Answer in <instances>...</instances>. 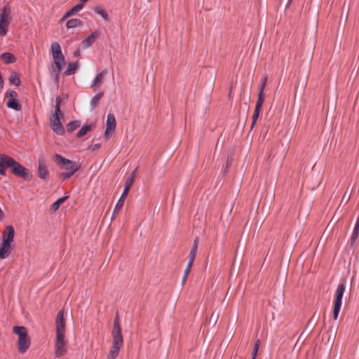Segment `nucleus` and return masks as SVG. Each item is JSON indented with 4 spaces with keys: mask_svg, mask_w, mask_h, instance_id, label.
I'll list each match as a JSON object with an SVG mask.
<instances>
[{
    "mask_svg": "<svg viewBox=\"0 0 359 359\" xmlns=\"http://www.w3.org/2000/svg\"><path fill=\"white\" fill-rule=\"evenodd\" d=\"M0 59L4 60L6 64H11L15 62V57L13 54L6 52L0 55Z\"/></svg>",
    "mask_w": 359,
    "mask_h": 359,
    "instance_id": "obj_16",
    "label": "nucleus"
},
{
    "mask_svg": "<svg viewBox=\"0 0 359 359\" xmlns=\"http://www.w3.org/2000/svg\"><path fill=\"white\" fill-rule=\"evenodd\" d=\"M10 83L15 86H19L21 83L20 79L16 73H13L9 77Z\"/></svg>",
    "mask_w": 359,
    "mask_h": 359,
    "instance_id": "obj_21",
    "label": "nucleus"
},
{
    "mask_svg": "<svg viewBox=\"0 0 359 359\" xmlns=\"http://www.w3.org/2000/svg\"><path fill=\"white\" fill-rule=\"evenodd\" d=\"M123 204H124V198L121 196L116 204V206L114 208V212L119 211L123 208Z\"/></svg>",
    "mask_w": 359,
    "mask_h": 359,
    "instance_id": "obj_32",
    "label": "nucleus"
},
{
    "mask_svg": "<svg viewBox=\"0 0 359 359\" xmlns=\"http://www.w3.org/2000/svg\"><path fill=\"white\" fill-rule=\"evenodd\" d=\"M83 8V5L81 4H79L74 6L71 10L66 13L64 15V18H68L75 13L76 12L80 11Z\"/></svg>",
    "mask_w": 359,
    "mask_h": 359,
    "instance_id": "obj_20",
    "label": "nucleus"
},
{
    "mask_svg": "<svg viewBox=\"0 0 359 359\" xmlns=\"http://www.w3.org/2000/svg\"><path fill=\"white\" fill-rule=\"evenodd\" d=\"M88 0H81V4L87 2Z\"/></svg>",
    "mask_w": 359,
    "mask_h": 359,
    "instance_id": "obj_46",
    "label": "nucleus"
},
{
    "mask_svg": "<svg viewBox=\"0 0 359 359\" xmlns=\"http://www.w3.org/2000/svg\"><path fill=\"white\" fill-rule=\"evenodd\" d=\"M344 291H345L344 284H339L338 285V287L337 288V291H336L337 297H336V299H335V302H334V311H333L334 319H337L339 316V311H340V309H341V307L342 305V298H343Z\"/></svg>",
    "mask_w": 359,
    "mask_h": 359,
    "instance_id": "obj_8",
    "label": "nucleus"
},
{
    "mask_svg": "<svg viewBox=\"0 0 359 359\" xmlns=\"http://www.w3.org/2000/svg\"><path fill=\"white\" fill-rule=\"evenodd\" d=\"M107 70L104 69V70H102L100 73H99L96 76L95 78L93 79L91 85H90V87L91 88H93V87H95V86H100L102 83H103V80H104V78L107 74Z\"/></svg>",
    "mask_w": 359,
    "mask_h": 359,
    "instance_id": "obj_13",
    "label": "nucleus"
},
{
    "mask_svg": "<svg viewBox=\"0 0 359 359\" xmlns=\"http://www.w3.org/2000/svg\"><path fill=\"white\" fill-rule=\"evenodd\" d=\"M54 161L61 168L65 170L64 175L67 178L71 177L79 169V165L76 163L64 158L60 154L54 156Z\"/></svg>",
    "mask_w": 359,
    "mask_h": 359,
    "instance_id": "obj_5",
    "label": "nucleus"
},
{
    "mask_svg": "<svg viewBox=\"0 0 359 359\" xmlns=\"http://www.w3.org/2000/svg\"><path fill=\"white\" fill-rule=\"evenodd\" d=\"M53 57L54 60V65H52L50 76L55 80H57L62 70V63L65 61V57L61 52V53L53 55Z\"/></svg>",
    "mask_w": 359,
    "mask_h": 359,
    "instance_id": "obj_7",
    "label": "nucleus"
},
{
    "mask_svg": "<svg viewBox=\"0 0 359 359\" xmlns=\"http://www.w3.org/2000/svg\"><path fill=\"white\" fill-rule=\"evenodd\" d=\"M15 231L12 226L7 225L6 231L3 233L2 242L12 244L14 241Z\"/></svg>",
    "mask_w": 359,
    "mask_h": 359,
    "instance_id": "obj_10",
    "label": "nucleus"
},
{
    "mask_svg": "<svg viewBox=\"0 0 359 359\" xmlns=\"http://www.w3.org/2000/svg\"><path fill=\"white\" fill-rule=\"evenodd\" d=\"M359 235V226L358 224H355L353 231L351 235V240L352 241H355Z\"/></svg>",
    "mask_w": 359,
    "mask_h": 359,
    "instance_id": "obj_31",
    "label": "nucleus"
},
{
    "mask_svg": "<svg viewBox=\"0 0 359 359\" xmlns=\"http://www.w3.org/2000/svg\"><path fill=\"white\" fill-rule=\"evenodd\" d=\"M189 273V271H187V270H185L184 272V276H183V278H182V285L184 284L186 280H187V276L188 274Z\"/></svg>",
    "mask_w": 359,
    "mask_h": 359,
    "instance_id": "obj_39",
    "label": "nucleus"
},
{
    "mask_svg": "<svg viewBox=\"0 0 359 359\" xmlns=\"http://www.w3.org/2000/svg\"><path fill=\"white\" fill-rule=\"evenodd\" d=\"M56 339H55V351L56 357L64 355L67 351V341L65 340V323L64 320V312L60 311L56 317Z\"/></svg>",
    "mask_w": 359,
    "mask_h": 359,
    "instance_id": "obj_2",
    "label": "nucleus"
},
{
    "mask_svg": "<svg viewBox=\"0 0 359 359\" xmlns=\"http://www.w3.org/2000/svg\"><path fill=\"white\" fill-rule=\"evenodd\" d=\"M116 118L113 114L109 113L107 115L105 136L107 137L111 134L116 129Z\"/></svg>",
    "mask_w": 359,
    "mask_h": 359,
    "instance_id": "obj_9",
    "label": "nucleus"
},
{
    "mask_svg": "<svg viewBox=\"0 0 359 359\" xmlns=\"http://www.w3.org/2000/svg\"><path fill=\"white\" fill-rule=\"evenodd\" d=\"M135 172V170L131 174V176H130L128 180H133L135 176H134V172Z\"/></svg>",
    "mask_w": 359,
    "mask_h": 359,
    "instance_id": "obj_43",
    "label": "nucleus"
},
{
    "mask_svg": "<svg viewBox=\"0 0 359 359\" xmlns=\"http://www.w3.org/2000/svg\"><path fill=\"white\" fill-rule=\"evenodd\" d=\"M48 174V168L45 161L40 158L38 161V175L41 179H45Z\"/></svg>",
    "mask_w": 359,
    "mask_h": 359,
    "instance_id": "obj_11",
    "label": "nucleus"
},
{
    "mask_svg": "<svg viewBox=\"0 0 359 359\" xmlns=\"http://www.w3.org/2000/svg\"><path fill=\"white\" fill-rule=\"evenodd\" d=\"M267 78L264 77L262 81V85L259 88V92H262V94H264V90L266 83Z\"/></svg>",
    "mask_w": 359,
    "mask_h": 359,
    "instance_id": "obj_36",
    "label": "nucleus"
},
{
    "mask_svg": "<svg viewBox=\"0 0 359 359\" xmlns=\"http://www.w3.org/2000/svg\"><path fill=\"white\" fill-rule=\"evenodd\" d=\"M10 14V8L7 6L4 7L3 10L0 13V21L9 23V20L11 18Z\"/></svg>",
    "mask_w": 359,
    "mask_h": 359,
    "instance_id": "obj_15",
    "label": "nucleus"
},
{
    "mask_svg": "<svg viewBox=\"0 0 359 359\" xmlns=\"http://www.w3.org/2000/svg\"><path fill=\"white\" fill-rule=\"evenodd\" d=\"M196 251H197V250H194V249H192V248H191V251H190V254H191L192 255H196Z\"/></svg>",
    "mask_w": 359,
    "mask_h": 359,
    "instance_id": "obj_42",
    "label": "nucleus"
},
{
    "mask_svg": "<svg viewBox=\"0 0 359 359\" xmlns=\"http://www.w3.org/2000/svg\"><path fill=\"white\" fill-rule=\"evenodd\" d=\"M198 243H199V238H198V237H196L194 241L192 249L197 250Z\"/></svg>",
    "mask_w": 359,
    "mask_h": 359,
    "instance_id": "obj_38",
    "label": "nucleus"
},
{
    "mask_svg": "<svg viewBox=\"0 0 359 359\" xmlns=\"http://www.w3.org/2000/svg\"><path fill=\"white\" fill-rule=\"evenodd\" d=\"M112 330H121L119 318L117 315L114 321Z\"/></svg>",
    "mask_w": 359,
    "mask_h": 359,
    "instance_id": "obj_34",
    "label": "nucleus"
},
{
    "mask_svg": "<svg viewBox=\"0 0 359 359\" xmlns=\"http://www.w3.org/2000/svg\"><path fill=\"white\" fill-rule=\"evenodd\" d=\"M192 264L193 263L191 262V260H189V263L187 264V266L185 270H187V271H190V269H191V267L192 266Z\"/></svg>",
    "mask_w": 359,
    "mask_h": 359,
    "instance_id": "obj_40",
    "label": "nucleus"
},
{
    "mask_svg": "<svg viewBox=\"0 0 359 359\" xmlns=\"http://www.w3.org/2000/svg\"><path fill=\"white\" fill-rule=\"evenodd\" d=\"M264 101V94H262V92H259L258 99H257V101L256 103L255 109L261 110V108L263 105Z\"/></svg>",
    "mask_w": 359,
    "mask_h": 359,
    "instance_id": "obj_27",
    "label": "nucleus"
},
{
    "mask_svg": "<svg viewBox=\"0 0 359 359\" xmlns=\"http://www.w3.org/2000/svg\"><path fill=\"white\" fill-rule=\"evenodd\" d=\"M259 343H260V341L258 339V340L256 341L255 344H257V345H258V347H259Z\"/></svg>",
    "mask_w": 359,
    "mask_h": 359,
    "instance_id": "obj_45",
    "label": "nucleus"
},
{
    "mask_svg": "<svg viewBox=\"0 0 359 359\" xmlns=\"http://www.w3.org/2000/svg\"><path fill=\"white\" fill-rule=\"evenodd\" d=\"M96 13L100 15L104 20H109V15L107 12L100 6H97L94 8Z\"/></svg>",
    "mask_w": 359,
    "mask_h": 359,
    "instance_id": "obj_22",
    "label": "nucleus"
},
{
    "mask_svg": "<svg viewBox=\"0 0 359 359\" xmlns=\"http://www.w3.org/2000/svg\"><path fill=\"white\" fill-rule=\"evenodd\" d=\"M133 182V181H126V183L125 187H124V190L121 196V197L124 198L126 196H127L128 191L130 190V189L132 186Z\"/></svg>",
    "mask_w": 359,
    "mask_h": 359,
    "instance_id": "obj_30",
    "label": "nucleus"
},
{
    "mask_svg": "<svg viewBox=\"0 0 359 359\" xmlns=\"http://www.w3.org/2000/svg\"><path fill=\"white\" fill-rule=\"evenodd\" d=\"M355 224H358V226H359V215H358V217L357 218V221H356Z\"/></svg>",
    "mask_w": 359,
    "mask_h": 359,
    "instance_id": "obj_44",
    "label": "nucleus"
},
{
    "mask_svg": "<svg viewBox=\"0 0 359 359\" xmlns=\"http://www.w3.org/2000/svg\"><path fill=\"white\" fill-rule=\"evenodd\" d=\"M112 346L107 359H116L118 355L121 348L123 346V337L121 330H112Z\"/></svg>",
    "mask_w": 359,
    "mask_h": 359,
    "instance_id": "obj_6",
    "label": "nucleus"
},
{
    "mask_svg": "<svg viewBox=\"0 0 359 359\" xmlns=\"http://www.w3.org/2000/svg\"><path fill=\"white\" fill-rule=\"evenodd\" d=\"M68 196H65L58 198L55 203H53L51 205L50 208V211L52 212H56L59 209L60 205L62 204L68 198Z\"/></svg>",
    "mask_w": 359,
    "mask_h": 359,
    "instance_id": "obj_17",
    "label": "nucleus"
},
{
    "mask_svg": "<svg viewBox=\"0 0 359 359\" xmlns=\"http://www.w3.org/2000/svg\"><path fill=\"white\" fill-rule=\"evenodd\" d=\"M80 126V122L78 121H72L68 123L67 126V130L69 133H72L74 130H76L77 128Z\"/></svg>",
    "mask_w": 359,
    "mask_h": 359,
    "instance_id": "obj_26",
    "label": "nucleus"
},
{
    "mask_svg": "<svg viewBox=\"0 0 359 359\" xmlns=\"http://www.w3.org/2000/svg\"><path fill=\"white\" fill-rule=\"evenodd\" d=\"M98 34L96 32L92 33L90 35H89L86 39H85L82 41V46L83 48H88L90 47L95 41V39Z\"/></svg>",
    "mask_w": 359,
    "mask_h": 359,
    "instance_id": "obj_14",
    "label": "nucleus"
},
{
    "mask_svg": "<svg viewBox=\"0 0 359 359\" xmlns=\"http://www.w3.org/2000/svg\"><path fill=\"white\" fill-rule=\"evenodd\" d=\"M17 97V92L13 90H8L5 94V97H9L10 99H16Z\"/></svg>",
    "mask_w": 359,
    "mask_h": 359,
    "instance_id": "obj_33",
    "label": "nucleus"
},
{
    "mask_svg": "<svg viewBox=\"0 0 359 359\" xmlns=\"http://www.w3.org/2000/svg\"><path fill=\"white\" fill-rule=\"evenodd\" d=\"M61 97H57L55 99V111L50 117V127L52 130L57 135H62L65 133V128L62 124V119L64 118V114L60 110Z\"/></svg>",
    "mask_w": 359,
    "mask_h": 359,
    "instance_id": "obj_3",
    "label": "nucleus"
},
{
    "mask_svg": "<svg viewBox=\"0 0 359 359\" xmlns=\"http://www.w3.org/2000/svg\"><path fill=\"white\" fill-rule=\"evenodd\" d=\"M6 106L10 108L13 109L15 111H20L21 109V105L19 103V102L17 100V99H9L6 102Z\"/></svg>",
    "mask_w": 359,
    "mask_h": 359,
    "instance_id": "obj_18",
    "label": "nucleus"
},
{
    "mask_svg": "<svg viewBox=\"0 0 359 359\" xmlns=\"http://www.w3.org/2000/svg\"><path fill=\"white\" fill-rule=\"evenodd\" d=\"M7 168L11 169L13 175L24 180L32 177L31 171L14 158L5 154H0V175H5V169Z\"/></svg>",
    "mask_w": 359,
    "mask_h": 359,
    "instance_id": "obj_1",
    "label": "nucleus"
},
{
    "mask_svg": "<svg viewBox=\"0 0 359 359\" xmlns=\"http://www.w3.org/2000/svg\"><path fill=\"white\" fill-rule=\"evenodd\" d=\"M12 251L11 244L2 242L0 244V259H6Z\"/></svg>",
    "mask_w": 359,
    "mask_h": 359,
    "instance_id": "obj_12",
    "label": "nucleus"
},
{
    "mask_svg": "<svg viewBox=\"0 0 359 359\" xmlns=\"http://www.w3.org/2000/svg\"><path fill=\"white\" fill-rule=\"evenodd\" d=\"M100 145L98 144L95 145V147L97 149L100 148Z\"/></svg>",
    "mask_w": 359,
    "mask_h": 359,
    "instance_id": "obj_47",
    "label": "nucleus"
},
{
    "mask_svg": "<svg viewBox=\"0 0 359 359\" xmlns=\"http://www.w3.org/2000/svg\"><path fill=\"white\" fill-rule=\"evenodd\" d=\"M13 331L18 337V350L20 353H25L30 346L31 339L27 329L24 326H14Z\"/></svg>",
    "mask_w": 359,
    "mask_h": 359,
    "instance_id": "obj_4",
    "label": "nucleus"
},
{
    "mask_svg": "<svg viewBox=\"0 0 359 359\" xmlns=\"http://www.w3.org/2000/svg\"><path fill=\"white\" fill-rule=\"evenodd\" d=\"M78 54H79V51H76V52L74 53L75 55H77Z\"/></svg>",
    "mask_w": 359,
    "mask_h": 359,
    "instance_id": "obj_48",
    "label": "nucleus"
},
{
    "mask_svg": "<svg viewBox=\"0 0 359 359\" xmlns=\"http://www.w3.org/2000/svg\"><path fill=\"white\" fill-rule=\"evenodd\" d=\"M196 255H192L191 254H189V260H191V262H194V258Z\"/></svg>",
    "mask_w": 359,
    "mask_h": 359,
    "instance_id": "obj_41",
    "label": "nucleus"
},
{
    "mask_svg": "<svg viewBox=\"0 0 359 359\" xmlns=\"http://www.w3.org/2000/svg\"><path fill=\"white\" fill-rule=\"evenodd\" d=\"M77 69V64L74 62H70L68 65V68L65 71V75H71L75 73V72Z\"/></svg>",
    "mask_w": 359,
    "mask_h": 359,
    "instance_id": "obj_24",
    "label": "nucleus"
},
{
    "mask_svg": "<svg viewBox=\"0 0 359 359\" xmlns=\"http://www.w3.org/2000/svg\"><path fill=\"white\" fill-rule=\"evenodd\" d=\"M82 25V21L80 19L73 18L67 22L66 26L68 29L75 28Z\"/></svg>",
    "mask_w": 359,
    "mask_h": 359,
    "instance_id": "obj_19",
    "label": "nucleus"
},
{
    "mask_svg": "<svg viewBox=\"0 0 359 359\" xmlns=\"http://www.w3.org/2000/svg\"><path fill=\"white\" fill-rule=\"evenodd\" d=\"M259 347L257 344H255L252 351V359H255L257 355Z\"/></svg>",
    "mask_w": 359,
    "mask_h": 359,
    "instance_id": "obj_37",
    "label": "nucleus"
},
{
    "mask_svg": "<svg viewBox=\"0 0 359 359\" xmlns=\"http://www.w3.org/2000/svg\"><path fill=\"white\" fill-rule=\"evenodd\" d=\"M259 112H260V110L255 109L254 114L252 115V128H253L254 126L255 125L257 120L259 117Z\"/></svg>",
    "mask_w": 359,
    "mask_h": 359,
    "instance_id": "obj_35",
    "label": "nucleus"
},
{
    "mask_svg": "<svg viewBox=\"0 0 359 359\" xmlns=\"http://www.w3.org/2000/svg\"><path fill=\"white\" fill-rule=\"evenodd\" d=\"M103 95L104 93H97V95H95L92 99H91V101H90V104H91V107H92V109H93L97 104L98 103V102L101 100V98L103 97Z\"/></svg>",
    "mask_w": 359,
    "mask_h": 359,
    "instance_id": "obj_25",
    "label": "nucleus"
},
{
    "mask_svg": "<svg viewBox=\"0 0 359 359\" xmlns=\"http://www.w3.org/2000/svg\"><path fill=\"white\" fill-rule=\"evenodd\" d=\"M52 55L61 53V48L57 42L53 43L51 45Z\"/></svg>",
    "mask_w": 359,
    "mask_h": 359,
    "instance_id": "obj_29",
    "label": "nucleus"
},
{
    "mask_svg": "<svg viewBox=\"0 0 359 359\" xmlns=\"http://www.w3.org/2000/svg\"><path fill=\"white\" fill-rule=\"evenodd\" d=\"M8 24L9 23L8 22H4L0 21V36H4L6 35L8 32L7 27L8 26Z\"/></svg>",
    "mask_w": 359,
    "mask_h": 359,
    "instance_id": "obj_28",
    "label": "nucleus"
},
{
    "mask_svg": "<svg viewBox=\"0 0 359 359\" xmlns=\"http://www.w3.org/2000/svg\"><path fill=\"white\" fill-rule=\"evenodd\" d=\"M92 126L90 125L83 126L77 133L78 137H82L91 130Z\"/></svg>",
    "mask_w": 359,
    "mask_h": 359,
    "instance_id": "obj_23",
    "label": "nucleus"
}]
</instances>
